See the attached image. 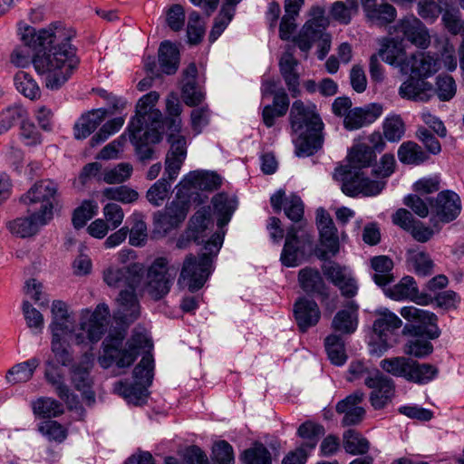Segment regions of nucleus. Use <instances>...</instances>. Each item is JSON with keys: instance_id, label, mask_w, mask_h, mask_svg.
Here are the masks:
<instances>
[{"instance_id": "nucleus-28", "label": "nucleus", "mask_w": 464, "mask_h": 464, "mask_svg": "<svg viewBox=\"0 0 464 464\" xmlns=\"http://www.w3.org/2000/svg\"><path fill=\"white\" fill-rule=\"evenodd\" d=\"M419 332L420 328L414 325L406 324L403 327L402 334L411 336L403 345V353L408 356L424 358L433 352V345L430 341L420 336Z\"/></svg>"}, {"instance_id": "nucleus-16", "label": "nucleus", "mask_w": 464, "mask_h": 464, "mask_svg": "<svg viewBox=\"0 0 464 464\" xmlns=\"http://www.w3.org/2000/svg\"><path fill=\"white\" fill-rule=\"evenodd\" d=\"M322 271L325 277L339 288L343 296L350 298L356 295V281L346 266L334 261H326L322 266Z\"/></svg>"}, {"instance_id": "nucleus-55", "label": "nucleus", "mask_w": 464, "mask_h": 464, "mask_svg": "<svg viewBox=\"0 0 464 464\" xmlns=\"http://www.w3.org/2000/svg\"><path fill=\"white\" fill-rule=\"evenodd\" d=\"M170 190L171 181L163 177L147 190L146 198L154 207H160L169 198Z\"/></svg>"}, {"instance_id": "nucleus-21", "label": "nucleus", "mask_w": 464, "mask_h": 464, "mask_svg": "<svg viewBox=\"0 0 464 464\" xmlns=\"http://www.w3.org/2000/svg\"><path fill=\"white\" fill-rule=\"evenodd\" d=\"M363 399L364 393L361 391H356L336 404V411L343 414L342 420L343 426L357 425L363 420L365 410L359 406Z\"/></svg>"}, {"instance_id": "nucleus-7", "label": "nucleus", "mask_w": 464, "mask_h": 464, "mask_svg": "<svg viewBox=\"0 0 464 464\" xmlns=\"http://www.w3.org/2000/svg\"><path fill=\"white\" fill-rule=\"evenodd\" d=\"M177 270L165 256L156 257L147 267L141 264L140 281L137 290L148 295L150 298L159 301L170 291Z\"/></svg>"}, {"instance_id": "nucleus-63", "label": "nucleus", "mask_w": 464, "mask_h": 464, "mask_svg": "<svg viewBox=\"0 0 464 464\" xmlns=\"http://www.w3.org/2000/svg\"><path fill=\"white\" fill-rule=\"evenodd\" d=\"M442 22L450 34H459L462 40H464V20L460 18L459 9L446 10L442 14Z\"/></svg>"}, {"instance_id": "nucleus-61", "label": "nucleus", "mask_w": 464, "mask_h": 464, "mask_svg": "<svg viewBox=\"0 0 464 464\" xmlns=\"http://www.w3.org/2000/svg\"><path fill=\"white\" fill-rule=\"evenodd\" d=\"M235 14V9L229 6H222L219 14L215 18L214 24L209 34V41L215 42L227 28Z\"/></svg>"}, {"instance_id": "nucleus-6", "label": "nucleus", "mask_w": 464, "mask_h": 464, "mask_svg": "<svg viewBox=\"0 0 464 464\" xmlns=\"http://www.w3.org/2000/svg\"><path fill=\"white\" fill-rule=\"evenodd\" d=\"M124 334L118 333L115 335H108L102 342V354L98 362L103 368L110 367L116 363L119 368L130 366L139 354V350L150 347V340L145 333L135 332L127 342L126 347L122 348Z\"/></svg>"}, {"instance_id": "nucleus-39", "label": "nucleus", "mask_w": 464, "mask_h": 464, "mask_svg": "<svg viewBox=\"0 0 464 464\" xmlns=\"http://www.w3.org/2000/svg\"><path fill=\"white\" fill-rule=\"evenodd\" d=\"M40 359L33 357L14 364L7 371L5 381L11 385L27 382L34 376V371L40 365Z\"/></svg>"}, {"instance_id": "nucleus-58", "label": "nucleus", "mask_w": 464, "mask_h": 464, "mask_svg": "<svg viewBox=\"0 0 464 464\" xmlns=\"http://www.w3.org/2000/svg\"><path fill=\"white\" fill-rule=\"evenodd\" d=\"M46 364L48 368L45 370L44 375L47 382L54 387L57 395L62 400L72 405L75 401L74 396L70 392L67 385L63 383L62 376L57 372H53V363L52 362H47Z\"/></svg>"}, {"instance_id": "nucleus-2", "label": "nucleus", "mask_w": 464, "mask_h": 464, "mask_svg": "<svg viewBox=\"0 0 464 464\" xmlns=\"http://www.w3.org/2000/svg\"><path fill=\"white\" fill-rule=\"evenodd\" d=\"M52 322L50 330L52 336L72 334L77 345L94 343L100 341L106 331L110 317L109 306L99 304L93 312L82 309L79 316V326L74 327V319L67 304L54 300L51 307Z\"/></svg>"}, {"instance_id": "nucleus-41", "label": "nucleus", "mask_w": 464, "mask_h": 464, "mask_svg": "<svg viewBox=\"0 0 464 464\" xmlns=\"http://www.w3.org/2000/svg\"><path fill=\"white\" fill-rule=\"evenodd\" d=\"M212 227L209 209L202 208L190 218L187 229L193 234L194 241L199 243L200 240L204 241L205 232Z\"/></svg>"}, {"instance_id": "nucleus-62", "label": "nucleus", "mask_w": 464, "mask_h": 464, "mask_svg": "<svg viewBox=\"0 0 464 464\" xmlns=\"http://www.w3.org/2000/svg\"><path fill=\"white\" fill-rule=\"evenodd\" d=\"M22 308L26 325L34 333H41L44 329V319L40 311L34 308L27 300L24 301Z\"/></svg>"}, {"instance_id": "nucleus-49", "label": "nucleus", "mask_w": 464, "mask_h": 464, "mask_svg": "<svg viewBox=\"0 0 464 464\" xmlns=\"http://www.w3.org/2000/svg\"><path fill=\"white\" fill-rule=\"evenodd\" d=\"M329 360L334 365L341 366L347 361L344 341L341 335L330 334L324 341Z\"/></svg>"}, {"instance_id": "nucleus-40", "label": "nucleus", "mask_w": 464, "mask_h": 464, "mask_svg": "<svg viewBox=\"0 0 464 464\" xmlns=\"http://www.w3.org/2000/svg\"><path fill=\"white\" fill-rule=\"evenodd\" d=\"M214 212L218 216V226L221 228L226 226L237 207V200L225 193L217 194L212 198Z\"/></svg>"}, {"instance_id": "nucleus-14", "label": "nucleus", "mask_w": 464, "mask_h": 464, "mask_svg": "<svg viewBox=\"0 0 464 464\" xmlns=\"http://www.w3.org/2000/svg\"><path fill=\"white\" fill-rule=\"evenodd\" d=\"M394 32L420 49H427L430 44V35L425 24L413 15L399 20Z\"/></svg>"}, {"instance_id": "nucleus-53", "label": "nucleus", "mask_w": 464, "mask_h": 464, "mask_svg": "<svg viewBox=\"0 0 464 464\" xmlns=\"http://www.w3.org/2000/svg\"><path fill=\"white\" fill-rule=\"evenodd\" d=\"M16 90L30 100L40 98L41 90L31 74L24 71L18 72L14 76Z\"/></svg>"}, {"instance_id": "nucleus-12", "label": "nucleus", "mask_w": 464, "mask_h": 464, "mask_svg": "<svg viewBox=\"0 0 464 464\" xmlns=\"http://www.w3.org/2000/svg\"><path fill=\"white\" fill-rule=\"evenodd\" d=\"M140 263H131L123 267L111 265L102 272L103 281L112 288L127 286V289L137 290V284L140 281Z\"/></svg>"}, {"instance_id": "nucleus-54", "label": "nucleus", "mask_w": 464, "mask_h": 464, "mask_svg": "<svg viewBox=\"0 0 464 464\" xmlns=\"http://www.w3.org/2000/svg\"><path fill=\"white\" fill-rule=\"evenodd\" d=\"M133 171L132 165L128 162H121L113 168L104 169L102 172V179L107 184H120L128 180Z\"/></svg>"}, {"instance_id": "nucleus-19", "label": "nucleus", "mask_w": 464, "mask_h": 464, "mask_svg": "<svg viewBox=\"0 0 464 464\" xmlns=\"http://www.w3.org/2000/svg\"><path fill=\"white\" fill-rule=\"evenodd\" d=\"M135 291L129 288L120 292L116 299L117 308L113 314L117 323L128 325L140 316V308Z\"/></svg>"}, {"instance_id": "nucleus-8", "label": "nucleus", "mask_w": 464, "mask_h": 464, "mask_svg": "<svg viewBox=\"0 0 464 464\" xmlns=\"http://www.w3.org/2000/svg\"><path fill=\"white\" fill-rule=\"evenodd\" d=\"M57 196L58 185L51 179H42L21 197V201L28 206L29 211H34L51 221Z\"/></svg>"}, {"instance_id": "nucleus-42", "label": "nucleus", "mask_w": 464, "mask_h": 464, "mask_svg": "<svg viewBox=\"0 0 464 464\" xmlns=\"http://www.w3.org/2000/svg\"><path fill=\"white\" fill-rule=\"evenodd\" d=\"M324 432V428L318 423L311 420L304 422L297 430V435L303 440L300 448L305 449L306 452L314 450Z\"/></svg>"}, {"instance_id": "nucleus-11", "label": "nucleus", "mask_w": 464, "mask_h": 464, "mask_svg": "<svg viewBox=\"0 0 464 464\" xmlns=\"http://www.w3.org/2000/svg\"><path fill=\"white\" fill-rule=\"evenodd\" d=\"M188 209L189 203L187 200L176 199L171 201L163 210L154 213L153 233L164 237L171 230L178 228L185 220Z\"/></svg>"}, {"instance_id": "nucleus-46", "label": "nucleus", "mask_w": 464, "mask_h": 464, "mask_svg": "<svg viewBox=\"0 0 464 464\" xmlns=\"http://www.w3.org/2000/svg\"><path fill=\"white\" fill-rule=\"evenodd\" d=\"M347 380L349 382H354L357 380H363L364 384L367 387H372L374 382L378 381L383 373L378 369H371L364 365L361 362H353L348 370Z\"/></svg>"}, {"instance_id": "nucleus-25", "label": "nucleus", "mask_w": 464, "mask_h": 464, "mask_svg": "<svg viewBox=\"0 0 464 464\" xmlns=\"http://www.w3.org/2000/svg\"><path fill=\"white\" fill-rule=\"evenodd\" d=\"M298 61L294 56V48L288 45L279 59V69L289 92L294 97L299 93Z\"/></svg>"}, {"instance_id": "nucleus-52", "label": "nucleus", "mask_w": 464, "mask_h": 464, "mask_svg": "<svg viewBox=\"0 0 464 464\" xmlns=\"http://www.w3.org/2000/svg\"><path fill=\"white\" fill-rule=\"evenodd\" d=\"M343 448L352 455L364 454L370 448L369 441L354 430H348L343 436Z\"/></svg>"}, {"instance_id": "nucleus-44", "label": "nucleus", "mask_w": 464, "mask_h": 464, "mask_svg": "<svg viewBox=\"0 0 464 464\" xmlns=\"http://www.w3.org/2000/svg\"><path fill=\"white\" fill-rule=\"evenodd\" d=\"M413 359L406 356H396L381 361V368L396 377H402L408 381Z\"/></svg>"}, {"instance_id": "nucleus-50", "label": "nucleus", "mask_w": 464, "mask_h": 464, "mask_svg": "<svg viewBox=\"0 0 464 464\" xmlns=\"http://www.w3.org/2000/svg\"><path fill=\"white\" fill-rule=\"evenodd\" d=\"M407 262L420 276H426L432 273L433 261L424 251L411 249L407 253Z\"/></svg>"}, {"instance_id": "nucleus-45", "label": "nucleus", "mask_w": 464, "mask_h": 464, "mask_svg": "<svg viewBox=\"0 0 464 464\" xmlns=\"http://www.w3.org/2000/svg\"><path fill=\"white\" fill-rule=\"evenodd\" d=\"M371 265L374 270L372 278L378 285H386L393 280L392 274L393 262L390 257L386 256H374L371 260Z\"/></svg>"}, {"instance_id": "nucleus-17", "label": "nucleus", "mask_w": 464, "mask_h": 464, "mask_svg": "<svg viewBox=\"0 0 464 464\" xmlns=\"http://www.w3.org/2000/svg\"><path fill=\"white\" fill-rule=\"evenodd\" d=\"M431 213L441 222L449 223L457 218L461 211L460 198L455 192H440L433 201H430Z\"/></svg>"}, {"instance_id": "nucleus-1", "label": "nucleus", "mask_w": 464, "mask_h": 464, "mask_svg": "<svg viewBox=\"0 0 464 464\" xmlns=\"http://www.w3.org/2000/svg\"><path fill=\"white\" fill-rule=\"evenodd\" d=\"M75 31L61 22L35 29L26 26L21 34L25 46L33 51L30 56L23 47H16L10 55V62L16 67L33 64L36 73L44 79V85L51 91L60 90L77 71L80 58L72 41Z\"/></svg>"}, {"instance_id": "nucleus-35", "label": "nucleus", "mask_w": 464, "mask_h": 464, "mask_svg": "<svg viewBox=\"0 0 464 464\" xmlns=\"http://www.w3.org/2000/svg\"><path fill=\"white\" fill-rule=\"evenodd\" d=\"M221 178L208 171H191L184 177L179 185L184 188H198L204 190L217 189L221 185Z\"/></svg>"}, {"instance_id": "nucleus-27", "label": "nucleus", "mask_w": 464, "mask_h": 464, "mask_svg": "<svg viewBox=\"0 0 464 464\" xmlns=\"http://www.w3.org/2000/svg\"><path fill=\"white\" fill-rule=\"evenodd\" d=\"M294 314L302 332H305L308 328L315 325L321 316L317 304L314 300L305 297L299 298L295 303Z\"/></svg>"}, {"instance_id": "nucleus-37", "label": "nucleus", "mask_w": 464, "mask_h": 464, "mask_svg": "<svg viewBox=\"0 0 464 464\" xmlns=\"http://www.w3.org/2000/svg\"><path fill=\"white\" fill-rule=\"evenodd\" d=\"M108 111L99 109L82 115L74 125V137L77 140L87 138L105 119Z\"/></svg>"}, {"instance_id": "nucleus-30", "label": "nucleus", "mask_w": 464, "mask_h": 464, "mask_svg": "<svg viewBox=\"0 0 464 464\" xmlns=\"http://www.w3.org/2000/svg\"><path fill=\"white\" fill-rule=\"evenodd\" d=\"M377 318L373 322L372 330L378 338H389L392 341L395 331L402 325V321L387 308H380L375 312Z\"/></svg>"}, {"instance_id": "nucleus-29", "label": "nucleus", "mask_w": 464, "mask_h": 464, "mask_svg": "<svg viewBox=\"0 0 464 464\" xmlns=\"http://www.w3.org/2000/svg\"><path fill=\"white\" fill-rule=\"evenodd\" d=\"M392 299L403 300L410 299L418 304H428L431 302V297L428 295H418V289L415 280L411 276L403 277L393 287L387 290L386 293Z\"/></svg>"}, {"instance_id": "nucleus-10", "label": "nucleus", "mask_w": 464, "mask_h": 464, "mask_svg": "<svg viewBox=\"0 0 464 464\" xmlns=\"http://www.w3.org/2000/svg\"><path fill=\"white\" fill-rule=\"evenodd\" d=\"M139 121L130 122L128 132L130 142L135 147L138 158L141 161H146L153 158V144L160 142L163 138L164 129H155L151 127H138Z\"/></svg>"}, {"instance_id": "nucleus-51", "label": "nucleus", "mask_w": 464, "mask_h": 464, "mask_svg": "<svg viewBox=\"0 0 464 464\" xmlns=\"http://www.w3.org/2000/svg\"><path fill=\"white\" fill-rule=\"evenodd\" d=\"M439 369L430 363H420L413 360L408 381L418 384H426L434 380Z\"/></svg>"}, {"instance_id": "nucleus-23", "label": "nucleus", "mask_w": 464, "mask_h": 464, "mask_svg": "<svg viewBox=\"0 0 464 464\" xmlns=\"http://www.w3.org/2000/svg\"><path fill=\"white\" fill-rule=\"evenodd\" d=\"M407 63L408 73L424 80L434 75L440 67L438 58L422 52L412 53Z\"/></svg>"}, {"instance_id": "nucleus-15", "label": "nucleus", "mask_w": 464, "mask_h": 464, "mask_svg": "<svg viewBox=\"0 0 464 464\" xmlns=\"http://www.w3.org/2000/svg\"><path fill=\"white\" fill-rule=\"evenodd\" d=\"M169 150L165 159V175L169 181L178 177L181 166L187 157V140L181 134L169 133Z\"/></svg>"}, {"instance_id": "nucleus-26", "label": "nucleus", "mask_w": 464, "mask_h": 464, "mask_svg": "<svg viewBox=\"0 0 464 464\" xmlns=\"http://www.w3.org/2000/svg\"><path fill=\"white\" fill-rule=\"evenodd\" d=\"M382 59L388 64L399 68L402 74H408V61L406 50L401 41L387 40L378 52Z\"/></svg>"}, {"instance_id": "nucleus-60", "label": "nucleus", "mask_w": 464, "mask_h": 464, "mask_svg": "<svg viewBox=\"0 0 464 464\" xmlns=\"http://www.w3.org/2000/svg\"><path fill=\"white\" fill-rule=\"evenodd\" d=\"M102 194L108 200L120 201L123 204L133 203L139 198V193L127 186L106 188Z\"/></svg>"}, {"instance_id": "nucleus-33", "label": "nucleus", "mask_w": 464, "mask_h": 464, "mask_svg": "<svg viewBox=\"0 0 464 464\" xmlns=\"http://www.w3.org/2000/svg\"><path fill=\"white\" fill-rule=\"evenodd\" d=\"M92 368V358L85 354L83 360L71 368V378L74 387L78 391H82L90 402L94 401V394L89 392L92 380L90 378V369Z\"/></svg>"}, {"instance_id": "nucleus-22", "label": "nucleus", "mask_w": 464, "mask_h": 464, "mask_svg": "<svg viewBox=\"0 0 464 464\" xmlns=\"http://www.w3.org/2000/svg\"><path fill=\"white\" fill-rule=\"evenodd\" d=\"M49 222L50 220L34 211H31V215L28 217L17 218L8 222L7 228L14 236L27 238L35 236L40 228Z\"/></svg>"}, {"instance_id": "nucleus-3", "label": "nucleus", "mask_w": 464, "mask_h": 464, "mask_svg": "<svg viewBox=\"0 0 464 464\" xmlns=\"http://www.w3.org/2000/svg\"><path fill=\"white\" fill-rule=\"evenodd\" d=\"M285 213L294 224L287 229L285 242L280 260L285 266H297L311 249L313 243L312 231L304 217V204L299 197L291 195L285 198Z\"/></svg>"}, {"instance_id": "nucleus-64", "label": "nucleus", "mask_w": 464, "mask_h": 464, "mask_svg": "<svg viewBox=\"0 0 464 464\" xmlns=\"http://www.w3.org/2000/svg\"><path fill=\"white\" fill-rule=\"evenodd\" d=\"M19 135L24 145L28 147L40 145L43 140L42 134L38 131L34 123L28 119L21 121Z\"/></svg>"}, {"instance_id": "nucleus-57", "label": "nucleus", "mask_w": 464, "mask_h": 464, "mask_svg": "<svg viewBox=\"0 0 464 464\" xmlns=\"http://www.w3.org/2000/svg\"><path fill=\"white\" fill-rule=\"evenodd\" d=\"M33 411L43 418H52L63 412V405L54 399L41 397L32 402Z\"/></svg>"}, {"instance_id": "nucleus-48", "label": "nucleus", "mask_w": 464, "mask_h": 464, "mask_svg": "<svg viewBox=\"0 0 464 464\" xmlns=\"http://www.w3.org/2000/svg\"><path fill=\"white\" fill-rule=\"evenodd\" d=\"M298 280L306 293L324 294L325 284L320 273L313 268L305 267L299 271Z\"/></svg>"}, {"instance_id": "nucleus-36", "label": "nucleus", "mask_w": 464, "mask_h": 464, "mask_svg": "<svg viewBox=\"0 0 464 464\" xmlns=\"http://www.w3.org/2000/svg\"><path fill=\"white\" fill-rule=\"evenodd\" d=\"M358 305L353 302L348 304V309L339 311L332 321V328L342 334H351L357 328Z\"/></svg>"}, {"instance_id": "nucleus-47", "label": "nucleus", "mask_w": 464, "mask_h": 464, "mask_svg": "<svg viewBox=\"0 0 464 464\" xmlns=\"http://www.w3.org/2000/svg\"><path fill=\"white\" fill-rule=\"evenodd\" d=\"M398 158L403 164L420 165L429 159V155L417 143L406 141L400 146Z\"/></svg>"}, {"instance_id": "nucleus-24", "label": "nucleus", "mask_w": 464, "mask_h": 464, "mask_svg": "<svg viewBox=\"0 0 464 464\" xmlns=\"http://www.w3.org/2000/svg\"><path fill=\"white\" fill-rule=\"evenodd\" d=\"M316 222L322 245L332 255H336L339 251V238L337 229L330 215L324 209H318Z\"/></svg>"}, {"instance_id": "nucleus-56", "label": "nucleus", "mask_w": 464, "mask_h": 464, "mask_svg": "<svg viewBox=\"0 0 464 464\" xmlns=\"http://www.w3.org/2000/svg\"><path fill=\"white\" fill-rule=\"evenodd\" d=\"M375 158L370 146L363 143L354 145L348 155L350 165L359 169L369 167Z\"/></svg>"}, {"instance_id": "nucleus-4", "label": "nucleus", "mask_w": 464, "mask_h": 464, "mask_svg": "<svg viewBox=\"0 0 464 464\" xmlns=\"http://www.w3.org/2000/svg\"><path fill=\"white\" fill-rule=\"evenodd\" d=\"M291 126L299 136L295 140L297 156H311L323 144V121L315 111L314 106H304L301 101H295L290 111Z\"/></svg>"}, {"instance_id": "nucleus-9", "label": "nucleus", "mask_w": 464, "mask_h": 464, "mask_svg": "<svg viewBox=\"0 0 464 464\" xmlns=\"http://www.w3.org/2000/svg\"><path fill=\"white\" fill-rule=\"evenodd\" d=\"M153 369V358L150 354L144 355L133 370V384L127 385L118 382L115 385V390L128 401L140 404L147 396V387L152 382Z\"/></svg>"}, {"instance_id": "nucleus-38", "label": "nucleus", "mask_w": 464, "mask_h": 464, "mask_svg": "<svg viewBox=\"0 0 464 464\" xmlns=\"http://www.w3.org/2000/svg\"><path fill=\"white\" fill-rule=\"evenodd\" d=\"M165 103L167 117L163 120L164 126H167L169 133L180 134L182 127V121L180 118L182 105L177 93L170 92L167 96Z\"/></svg>"}, {"instance_id": "nucleus-31", "label": "nucleus", "mask_w": 464, "mask_h": 464, "mask_svg": "<svg viewBox=\"0 0 464 464\" xmlns=\"http://www.w3.org/2000/svg\"><path fill=\"white\" fill-rule=\"evenodd\" d=\"M381 105L373 103L365 108H354L345 115L343 123L348 130H356L373 122L381 114Z\"/></svg>"}, {"instance_id": "nucleus-59", "label": "nucleus", "mask_w": 464, "mask_h": 464, "mask_svg": "<svg viewBox=\"0 0 464 464\" xmlns=\"http://www.w3.org/2000/svg\"><path fill=\"white\" fill-rule=\"evenodd\" d=\"M241 459L246 464H272L271 453L259 442L243 451Z\"/></svg>"}, {"instance_id": "nucleus-5", "label": "nucleus", "mask_w": 464, "mask_h": 464, "mask_svg": "<svg viewBox=\"0 0 464 464\" xmlns=\"http://www.w3.org/2000/svg\"><path fill=\"white\" fill-rule=\"evenodd\" d=\"M222 244L223 234L216 233L206 242L198 259L192 254L188 255L178 279L179 285L187 287L190 292L200 289L210 275L213 257L218 255Z\"/></svg>"}, {"instance_id": "nucleus-13", "label": "nucleus", "mask_w": 464, "mask_h": 464, "mask_svg": "<svg viewBox=\"0 0 464 464\" xmlns=\"http://www.w3.org/2000/svg\"><path fill=\"white\" fill-rule=\"evenodd\" d=\"M160 94L153 91L142 96L136 105V114L130 122L139 121L138 127L164 129L162 113L155 109Z\"/></svg>"}, {"instance_id": "nucleus-18", "label": "nucleus", "mask_w": 464, "mask_h": 464, "mask_svg": "<svg viewBox=\"0 0 464 464\" xmlns=\"http://www.w3.org/2000/svg\"><path fill=\"white\" fill-rule=\"evenodd\" d=\"M327 26V20L324 16L314 17L308 20L293 41L296 46L304 53V58L311 50L314 43L319 42Z\"/></svg>"}, {"instance_id": "nucleus-32", "label": "nucleus", "mask_w": 464, "mask_h": 464, "mask_svg": "<svg viewBox=\"0 0 464 464\" xmlns=\"http://www.w3.org/2000/svg\"><path fill=\"white\" fill-rule=\"evenodd\" d=\"M377 380L372 387H369L372 390L369 400L374 410H382L392 401L395 386L393 381L384 374Z\"/></svg>"}, {"instance_id": "nucleus-34", "label": "nucleus", "mask_w": 464, "mask_h": 464, "mask_svg": "<svg viewBox=\"0 0 464 464\" xmlns=\"http://www.w3.org/2000/svg\"><path fill=\"white\" fill-rule=\"evenodd\" d=\"M401 316L411 322L427 324L430 326L425 334L430 339H436L440 334V330L436 324L437 316L428 311L417 308L415 306H405L401 310Z\"/></svg>"}, {"instance_id": "nucleus-43", "label": "nucleus", "mask_w": 464, "mask_h": 464, "mask_svg": "<svg viewBox=\"0 0 464 464\" xmlns=\"http://www.w3.org/2000/svg\"><path fill=\"white\" fill-rule=\"evenodd\" d=\"M159 61L161 70L167 74H174L179 63V52L169 42L162 43L159 49Z\"/></svg>"}, {"instance_id": "nucleus-20", "label": "nucleus", "mask_w": 464, "mask_h": 464, "mask_svg": "<svg viewBox=\"0 0 464 464\" xmlns=\"http://www.w3.org/2000/svg\"><path fill=\"white\" fill-rule=\"evenodd\" d=\"M398 92L402 99L420 102L430 101L435 94L432 83L411 74L402 82Z\"/></svg>"}]
</instances>
